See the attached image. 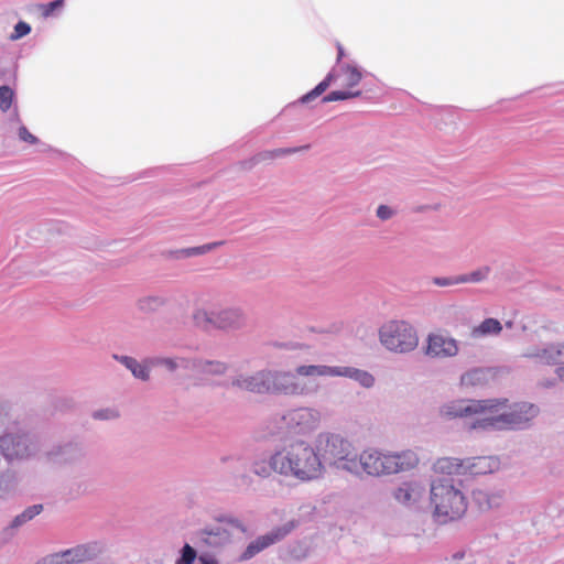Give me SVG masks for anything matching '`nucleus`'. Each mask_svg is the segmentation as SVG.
Instances as JSON below:
<instances>
[{"label": "nucleus", "instance_id": "ddd939ff", "mask_svg": "<svg viewBox=\"0 0 564 564\" xmlns=\"http://www.w3.org/2000/svg\"><path fill=\"white\" fill-rule=\"evenodd\" d=\"M425 354L433 358H448L458 354L456 339L443 334H430L426 339Z\"/></svg>", "mask_w": 564, "mask_h": 564}, {"label": "nucleus", "instance_id": "7ed1b4c3", "mask_svg": "<svg viewBox=\"0 0 564 564\" xmlns=\"http://www.w3.org/2000/svg\"><path fill=\"white\" fill-rule=\"evenodd\" d=\"M361 80V73L352 66L346 65L333 68L332 72L311 91L301 98L302 104L315 101L324 95L327 89L330 91L323 97V102L344 101L359 96L357 89Z\"/></svg>", "mask_w": 564, "mask_h": 564}, {"label": "nucleus", "instance_id": "9d476101", "mask_svg": "<svg viewBox=\"0 0 564 564\" xmlns=\"http://www.w3.org/2000/svg\"><path fill=\"white\" fill-rule=\"evenodd\" d=\"M0 449L8 460L26 458L32 453V443L24 434L6 433L0 436Z\"/></svg>", "mask_w": 564, "mask_h": 564}, {"label": "nucleus", "instance_id": "58836bf2", "mask_svg": "<svg viewBox=\"0 0 564 564\" xmlns=\"http://www.w3.org/2000/svg\"><path fill=\"white\" fill-rule=\"evenodd\" d=\"M52 564H70L65 552L50 554Z\"/></svg>", "mask_w": 564, "mask_h": 564}, {"label": "nucleus", "instance_id": "423d86ee", "mask_svg": "<svg viewBox=\"0 0 564 564\" xmlns=\"http://www.w3.org/2000/svg\"><path fill=\"white\" fill-rule=\"evenodd\" d=\"M324 452L337 467L358 474L359 455L352 444L340 435L328 436Z\"/></svg>", "mask_w": 564, "mask_h": 564}, {"label": "nucleus", "instance_id": "a19ab883", "mask_svg": "<svg viewBox=\"0 0 564 564\" xmlns=\"http://www.w3.org/2000/svg\"><path fill=\"white\" fill-rule=\"evenodd\" d=\"M156 364H161L165 366L170 371H173L176 369L177 364L173 359L164 358L156 360Z\"/></svg>", "mask_w": 564, "mask_h": 564}, {"label": "nucleus", "instance_id": "79ce46f5", "mask_svg": "<svg viewBox=\"0 0 564 564\" xmlns=\"http://www.w3.org/2000/svg\"><path fill=\"white\" fill-rule=\"evenodd\" d=\"M200 564H218L217 560L210 554H202L198 556Z\"/></svg>", "mask_w": 564, "mask_h": 564}, {"label": "nucleus", "instance_id": "6ab92c4d", "mask_svg": "<svg viewBox=\"0 0 564 564\" xmlns=\"http://www.w3.org/2000/svg\"><path fill=\"white\" fill-rule=\"evenodd\" d=\"M555 344L545 347L528 348L523 352V357L532 360L535 365L554 366Z\"/></svg>", "mask_w": 564, "mask_h": 564}, {"label": "nucleus", "instance_id": "c756f323", "mask_svg": "<svg viewBox=\"0 0 564 564\" xmlns=\"http://www.w3.org/2000/svg\"><path fill=\"white\" fill-rule=\"evenodd\" d=\"M196 556V551L189 544H185L182 549V555L175 564H193Z\"/></svg>", "mask_w": 564, "mask_h": 564}, {"label": "nucleus", "instance_id": "4be33fe9", "mask_svg": "<svg viewBox=\"0 0 564 564\" xmlns=\"http://www.w3.org/2000/svg\"><path fill=\"white\" fill-rule=\"evenodd\" d=\"M336 377H346L354 379L365 388H370L375 383V378L371 373L352 367H338Z\"/></svg>", "mask_w": 564, "mask_h": 564}, {"label": "nucleus", "instance_id": "4c0bfd02", "mask_svg": "<svg viewBox=\"0 0 564 564\" xmlns=\"http://www.w3.org/2000/svg\"><path fill=\"white\" fill-rule=\"evenodd\" d=\"M392 215H393L392 209L387 205H380L377 209V216L381 220H387V219L391 218Z\"/></svg>", "mask_w": 564, "mask_h": 564}, {"label": "nucleus", "instance_id": "f8f14e48", "mask_svg": "<svg viewBox=\"0 0 564 564\" xmlns=\"http://www.w3.org/2000/svg\"><path fill=\"white\" fill-rule=\"evenodd\" d=\"M270 392L299 395L306 393L307 387L295 371H270Z\"/></svg>", "mask_w": 564, "mask_h": 564}, {"label": "nucleus", "instance_id": "f257e3e1", "mask_svg": "<svg viewBox=\"0 0 564 564\" xmlns=\"http://www.w3.org/2000/svg\"><path fill=\"white\" fill-rule=\"evenodd\" d=\"M507 399L454 400L444 404L440 412L447 419L480 416L471 425L475 430L511 429L538 414L536 406L531 403L514 404L509 411L501 412L507 408Z\"/></svg>", "mask_w": 564, "mask_h": 564}, {"label": "nucleus", "instance_id": "0eeeda50", "mask_svg": "<svg viewBox=\"0 0 564 564\" xmlns=\"http://www.w3.org/2000/svg\"><path fill=\"white\" fill-rule=\"evenodd\" d=\"M195 324L204 329L212 327L235 329L245 325L246 315L239 308H225L217 313L199 310L194 314Z\"/></svg>", "mask_w": 564, "mask_h": 564}, {"label": "nucleus", "instance_id": "c9c22d12", "mask_svg": "<svg viewBox=\"0 0 564 564\" xmlns=\"http://www.w3.org/2000/svg\"><path fill=\"white\" fill-rule=\"evenodd\" d=\"M43 510L42 505H34L26 508L22 513L26 521L32 520L35 516L40 514Z\"/></svg>", "mask_w": 564, "mask_h": 564}, {"label": "nucleus", "instance_id": "dca6fc26", "mask_svg": "<svg viewBox=\"0 0 564 564\" xmlns=\"http://www.w3.org/2000/svg\"><path fill=\"white\" fill-rule=\"evenodd\" d=\"M70 564H84L94 561L101 553L98 543L79 544L64 551Z\"/></svg>", "mask_w": 564, "mask_h": 564}, {"label": "nucleus", "instance_id": "f03ea898", "mask_svg": "<svg viewBox=\"0 0 564 564\" xmlns=\"http://www.w3.org/2000/svg\"><path fill=\"white\" fill-rule=\"evenodd\" d=\"M273 465L276 474L300 482L318 479L324 473L318 454L305 441L291 442L276 451L273 454Z\"/></svg>", "mask_w": 564, "mask_h": 564}, {"label": "nucleus", "instance_id": "e433bc0d", "mask_svg": "<svg viewBox=\"0 0 564 564\" xmlns=\"http://www.w3.org/2000/svg\"><path fill=\"white\" fill-rule=\"evenodd\" d=\"M19 137L22 141L31 143V144H35L37 142L36 137H34L32 133H30L25 127H20Z\"/></svg>", "mask_w": 564, "mask_h": 564}, {"label": "nucleus", "instance_id": "6e6552de", "mask_svg": "<svg viewBox=\"0 0 564 564\" xmlns=\"http://www.w3.org/2000/svg\"><path fill=\"white\" fill-rule=\"evenodd\" d=\"M390 452H381L375 448L364 451L359 455L358 474L369 476L392 475Z\"/></svg>", "mask_w": 564, "mask_h": 564}, {"label": "nucleus", "instance_id": "9b49d317", "mask_svg": "<svg viewBox=\"0 0 564 564\" xmlns=\"http://www.w3.org/2000/svg\"><path fill=\"white\" fill-rule=\"evenodd\" d=\"M295 527L296 523L294 521H289L283 525L273 529L271 532L260 535L247 546L242 553V560H250L256 554L269 547L270 545L280 542L288 534H290L295 529Z\"/></svg>", "mask_w": 564, "mask_h": 564}, {"label": "nucleus", "instance_id": "de8ad7c7", "mask_svg": "<svg viewBox=\"0 0 564 564\" xmlns=\"http://www.w3.org/2000/svg\"><path fill=\"white\" fill-rule=\"evenodd\" d=\"M484 497L482 492H479V497L477 498L478 500Z\"/></svg>", "mask_w": 564, "mask_h": 564}, {"label": "nucleus", "instance_id": "1a4fd4ad", "mask_svg": "<svg viewBox=\"0 0 564 564\" xmlns=\"http://www.w3.org/2000/svg\"><path fill=\"white\" fill-rule=\"evenodd\" d=\"M235 530L245 531V528L235 520H220L215 525L200 531L202 540L209 546H223L230 542Z\"/></svg>", "mask_w": 564, "mask_h": 564}, {"label": "nucleus", "instance_id": "aec40b11", "mask_svg": "<svg viewBox=\"0 0 564 564\" xmlns=\"http://www.w3.org/2000/svg\"><path fill=\"white\" fill-rule=\"evenodd\" d=\"M434 470L444 475H465L466 459L455 457H443L434 464Z\"/></svg>", "mask_w": 564, "mask_h": 564}, {"label": "nucleus", "instance_id": "39448f33", "mask_svg": "<svg viewBox=\"0 0 564 564\" xmlns=\"http://www.w3.org/2000/svg\"><path fill=\"white\" fill-rule=\"evenodd\" d=\"M379 338L387 349L400 354L412 351L419 345L416 330L404 321H390L383 324L379 330Z\"/></svg>", "mask_w": 564, "mask_h": 564}, {"label": "nucleus", "instance_id": "20e7f679", "mask_svg": "<svg viewBox=\"0 0 564 564\" xmlns=\"http://www.w3.org/2000/svg\"><path fill=\"white\" fill-rule=\"evenodd\" d=\"M433 516L440 523L460 519L467 510V499L448 479H437L431 485Z\"/></svg>", "mask_w": 564, "mask_h": 564}, {"label": "nucleus", "instance_id": "412c9836", "mask_svg": "<svg viewBox=\"0 0 564 564\" xmlns=\"http://www.w3.org/2000/svg\"><path fill=\"white\" fill-rule=\"evenodd\" d=\"M338 367L325 365H302L295 368L297 377H336Z\"/></svg>", "mask_w": 564, "mask_h": 564}, {"label": "nucleus", "instance_id": "72a5a7b5", "mask_svg": "<svg viewBox=\"0 0 564 564\" xmlns=\"http://www.w3.org/2000/svg\"><path fill=\"white\" fill-rule=\"evenodd\" d=\"M221 243L223 242H213V243H207V245H204V246H200V247L191 248V249L186 250V254L187 256L203 254L205 252L210 251L215 247L220 246Z\"/></svg>", "mask_w": 564, "mask_h": 564}, {"label": "nucleus", "instance_id": "bb28decb", "mask_svg": "<svg viewBox=\"0 0 564 564\" xmlns=\"http://www.w3.org/2000/svg\"><path fill=\"white\" fill-rule=\"evenodd\" d=\"M307 147H304L303 149H306ZM302 148H286V149H278L274 151H264L259 154H257L252 160L254 162L265 161V160H272L274 158L292 154L297 151H300Z\"/></svg>", "mask_w": 564, "mask_h": 564}, {"label": "nucleus", "instance_id": "49530a36", "mask_svg": "<svg viewBox=\"0 0 564 564\" xmlns=\"http://www.w3.org/2000/svg\"><path fill=\"white\" fill-rule=\"evenodd\" d=\"M337 48H338L337 61L339 62L343 58V56H344V50H343V46L340 44H337Z\"/></svg>", "mask_w": 564, "mask_h": 564}, {"label": "nucleus", "instance_id": "2eb2a0df", "mask_svg": "<svg viewBox=\"0 0 564 564\" xmlns=\"http://www.w3.org/2000/svg\"><path fill=\"white\" fill-rule=\"evenodd\" d=\"M423 494L424 489L420 484L404 481L393 491V498L402 506L412 507L421 500Z\"/></svg>", "mask_w": 564, "mask_h": 564}, {"label": "nucleus", "instance_id": "a211bd4d", "mask_svg": "<svg viewBox=\"0 0 564 564\" xmlns=\"http://www.w3.org/2000/svg\"><path fill=\"white\" fill-rule=\"evenodd\" d=\"M498 467V459L490 456L473 457L466 459V474L486 475L492 473Z\"/></svg>", "mask_w": 564, "mask_h": 564}, {"label": "nucleus", "instance_id": "4468645a", "mask_svg": "<svg viewBox=\"0 0 564 564\" xmlns=\"http://www.w3.org/2000/svg\"><path fill=\"white\" fill-rule=\"evenodd\" d=\"M234 387L256 393L270 392V371H260L253 376L239 377L232 382Z\"/></svg>", "mask_w": 564, "mask_h": 564}, {"label": "nucleus", "instance_id": "f704fd0d", "mask_svg": "<svg viewBox=\"0 0 564 564\" xmlns=\"http://www.w3.org/2000/svg\"><path fill=\"white\" fill-rule=\"evenodd\" d=\"M65 0H55L50 3L42 6V14L44 17L51 15L56 9H59L63 7Z\"/></svg>", "mask_w": 564, "mask_h": 564}, {"label": "nucleus", "instance_id": "cd10ccee", "mask_svg": "<svg viewBox=\"0 0 564 564\" xmlns=\"http://www.w3.org/2000/svg\"><path fill=\"white\" fill-rule=\"evenodd\" d=\"M490 267L485 265L473 271L469 274H460V281H463V283H478L486 280L490 274Z\"/></svg>", "mask_w": 564, "mask_h": 564}, {"label": "nucleus", "instance_id": "5701e85b", "mask_svg": "<svg viewBox=\"0 0 564 564\" xmlns=\"http://www.w3.org/2000/svg\"><path fill=\"white\" fill-rule=\"evenodd\" d=\"M502 330L501 323L496 318H486L478 326L471 329L474 338H480L489 335H498Z\"/></svg>", "mask_w": 564, "mask_h": 564}, {"label": "nucleus", "instance_id": "37998d69", "mask_svg": "<svg viewBox=\"0 0 564 564\" xmlns=\"http://www.w3.org/2000/svg\"><path fill=\"white\" fill-rule=\"evenodd\" d=\"M26 522H28V521H26V519L23 517V513H21V514L17 516V517L13 519L11 527H12V528H18V527H20V525H22V524H24V523H26Z\"/></svg>", "mask_w": 564, "mask_h": 564}, {"label": "nucleus", "instance_id": "a18cd8bd", "mask_svg": "<svg viewBox=\"0 0 564 564\" xmlns=\"http://www.w3.org/2000/svg\"><path fill=\"white\" fill-rule=\"evenodd\" d=\"M35 564H52L51 556L47 555L43 557L42 560L37 561Z\"/></svg>", "mask_w": 564, "mask_h": 564}, {"label": "nucleus", "instance_id": "2f4dec72", "mask_svg": "<svg viewBox=\"0 0 564 564\" xmlns=\"http://www.w3.org/2000/svg\"><path fill=\"white\" fill-rule=\"evenodd\" d=\"M13 100V90L9 86L0 87V104L2 106H11Z\"/></svg>", "mask_w": 564, "mask_h": 564}, {"label": "nucleus", "instance_id": "c03bdc74", "mask_svg": "<svg viewBox=\"0 0 564 564\" xmlns=\"http://www.w3.org/2000/svg\"><path fill=\"white\" fill-rule=\"evenodd\" d=\"M306 414H308V411H307V410H305V409L296 410V411H294L293 413H291V415L293 416V419H295V417H300V419H302V417H304Z\"/></svg>", "mask_w": 564, "mask_h": 564}, {"label": "nucleus", "instance_id": "b1692460", "mask_svg": "<svg viewBox=\"0 0 564 564\" xmlns=\"http://www.w3.org/2000/svg\"><path fill=\"white\" fill-rule=\"evenodd\" d=\"M225 370H226L225 365H223L220 362L208 361L198 367L197 373L200 379L214 382L212 377L214 375H221L225 372Z\"/></svg>", "mask_w": 564, "mask_h": 564}, {"label": "nucleus", "instance_id": "ea45409f", "mask_svg": "<svg viewBox=\"0 0 564 564\" xmlns=\"http://www.w3.org/2000/svg\"><path fill=\"white\" fill-rule=\"evenodd\" d=\"M118 414L115 411L104 410V411L95 412L94 417L95 419H110V417H115Z\"/></svg>", "mask_w": 564, "mask_h": 564}, {"label": "nucleus", "instance_id": "393cba45", "mask_svg": "<svg viewBox=\"0 0 564 564\" xmlns=\"http://www.w3.org/2000/svg\"><path fill=\"white\" fill-rule=\"evenodd\" d=\"M121 362L131 370L135 378L148 380L149 379V370L145 366L138 364V361L131 357H122Z\"/></svg>", "mask_w": 564, "mask_h": 564}, {"label": "nucleus", "instance_id": "a878e982", "mask_svg": "<svg viewBox=\"0 0 564 564\" xmlns=\"http://www.w3.org/2000/svg\"><path fill=\"white\" fill-rule=\"evenodd\" d=\"M252 470L260 477H269L272 473H276V468L273 465V455L268 460H256L252 465Z\"/></svg>", "mask_w": 564, "mask_h": 564}, {"label": "nucleus", "instance_id": "7c9ffc66", "mask_svg": "<svg viewBox=\"0 0 564 564\" xmlns=\"http://www.w3.org/2000/svg\"><path fill=\"white\" fill-rule=\"evenodd\" d=\"M30 32H31V26L26 22L20 21L14 26V32L11 34L10 37H11V40H18V39H21V37L28 35Z\"/></svg>", "mask_w": 564, "mask_h": 564}, {"label": "nucleus", "instance_id": "f3484780", "mask_svg": "<svg viewBox=\"0 0 564 564\" xmlns=\"http://www.w3.org/2000/svg\"><path fill=\"white\" fill-rule=\"evenodd\" d=\"M390 462L392 465V474H398L415 468L419 464V457L411 449L402 452H390Z\"/></svg>", "mask_w": 564, "mask_h": 564}, {"label": "nucleus", "instance_id": "473e14b6", "mask_svg": "<svg viewBox=\"0 0 564 564\" xmlns=\"http://www.w3.org/2000/svg\"><path fill=\"white\" fill-rule=\"evenodd\" d=\"M434 284L437 286H451L455 284H462L460 275L449 276V278H435L433 280Z\"/></svg>", "mask_w": 564, "mask_h": 564}, {"label": "nucleus", "instance_id": "c85d7f7f", "mask_svg": "<svg viewBox=\"0 0 564 564\" xmlns=\"http://www.w3.org/2000/svg\"><path fill=\"white\" fill-rule=\"evenodd\" d=\"M554 366L560 379H564V344H555Z\"/></svg>", "mask_w": 564, "mask_h": 564}]
</instances>
